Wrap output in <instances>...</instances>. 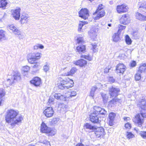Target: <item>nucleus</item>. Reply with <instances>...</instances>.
<instances>
[{
	"label": "nucleus",
	"instance_id": "nucleus-1",
	"mask_svg": "<svg viewBox=\"0 0 146 146\" xmlns=\"http://www.w3.org/2000/svg\"><path fill=\"white\" fill-rule=\"evenodd\" d=\"M5 117L6 122L13 127L16 125L20 124L23 119L22 116L19 114L18 111L13 109L7 111Z\"/></svg>",
	"mask_w": 146,
	"mask_h": 146
},
{
	"label": "nucleus",
	"instance_id": "nucleus-2",
	"mask_svg": "<svg viewBox=\"0 0 146 146\" xmlns=\"http://www.w3.org/2000/svg\"><path fill=\"white\" fill-rule=\"evenodd\" d=\"M74 82L73 80L69 78L63 80L58 85V88L61 89H69L73 87Z\"/></svg>",
	"mask_w": 146,
	"mask_h": 146
},
{
	"label": "nucleus",
	"instance_id": "nucleus-3",
	"mask_svg": "<svg viewBox=\"0 0 146 146\" xmlns=\"http://www.w3.org/2000/svg\"><path fill=\"white\" fill-rule=\"evenodd\" d=\"M146 118V113H141V112L140 114H138L135 116L136 122L137 123L138 126L141 127L142 126L143 123V118Z\"/></svg>",
	"mask_w": 146,
	"mask_h": 146
},
{
	"label": "nucleus",
	"instance_id": "nucleus-4",
	"mask_svg": "<svg viewBox=\"0 0 146 146\" xmlns=\"http://www.w3.org/2000/svg\"><path fill=\"white\" fill-rule=\"evenodd\" d=\"M126 70V66L122 63L119 64L116 67V72L120 75L123 74Z\"/></svg>",
	"mask_w": 146,
	"mask_h": 146
},
{
	"label": "nucleus",
	"instance_id": "nucleus-5",
	"mask_svg": "<svg viewBox=\"0 0 146 146\" xmlns=\"http://www.w3.org/2000/svg\"><path fill=\"white\" fill-rule=\"evenodd\" d=\"M120 91L119 88L114 87L112 86L109 89V93L111 97H115L118 95L119 92Z\"/></svg>",
	"mask_w": 146,
	"mask_h": 146
},
{
	"label": "nucleus",
	"instance_id": "nucleus-6",
	"mask_svg": "<svg viewBox=\"0 0 146 146\" xmlns=\"http://www.w3.org/2000/svg\"><path fill=\"white\" fill-rule=\"evenodd\" d=\"M130 19L129 15L127 14L122 15L120 20V23L123 25H127L130 22Z\"/></svg>",
	"mask_w": 146,
	"mask_h": 146
},
{
	"label": "nucleus",
	"instance_id": "nucleus-7",
	"mask_svg": "<svg viewBox=\"0 0 146 146\" xmlns=\"http://www.w3.org/2000/svg\"><path fill=\"white\" fill-rule=\"evenodd\" d=\"M43 113L47 117H50L53 116L54 111L52 107H49L44 110Z\"/></svg>",
	"mask_w": 146,
	"mask_h": 146
},
{
	"label": "nucleus",
	"instance_id": "nucleus-8",
	"mask_svg": "<svg viewBox=\"0 0 146 146\" xmlns=\"http://www.w3.org/2000/svg\"><path fill=\"white\" fill-rule=\"evenodd\" d=\"M80 17L84 19H87L89 16L88 10L86 9H82L79 12Z\"/></svg>",
	"mask_w": 146,
	"mask_h": 146
},
{
	"label": "nucleus",
	"instance_id": "nucleus-9",
	"mask_svg": "<svg viewBox=\"0 0 146 146\" xmlns=\"http://www.w3.org/2000/svg\"><path fill=\"white\" fill-rule=\"evenodd\" d=\"M105 14L104 10L102 11H95L93 14V17L95 20L99 19L100 18L103 17Z\"/></svg>",
	"mask_w": 146,
	"mask_h": 146
},
{
	"label": "nucleus",
	"instance_id": "nucleus-10",
	"mask_svg": "<svg viewBox=\"0 0 146 146\" xmlns=\"http://www.w3.org/2000/svg\"><path fill=\"white\" fill-rule=\"evenodd\" d=\"M94 130L95 135L97 137L99 138L105 134L104 129L102 127L96 128L95 130Z\"/></svg>",
	"mask_w": 146,
	"mask_h": 146
},
{
	"label": "nucleus",
	"instance_id": "nucleus-11",
	"mask_svg": "<svg viewBox=\"0 0 146 146\" xmlns=\"http://www.w3.org/2000/svg\"><path fill=\"white\" fill-rule=\"evenodd\" d=\"M12 79L14 82L20 81L21 79L20 73L18 71L14 72L13 74Z\"/></svg>",
	"mask_w": 146,
	"mask_h": 146
},
{
	"label": "nucleus",
	"instance_id": "nucleus-12",
	"mask_svg": "<svg viewBox=\"0 0 146 146\" xmlns=\"http://www.w3.org/2000/svg\"><path fill=\"white\" fill-rule=\"evenodd\" d=\"M21 9L19 8H17L16 9L12 11V15L13 17L15 20L19 19L20 16Z\"/></svg>",
	"mask_w": 146,
	"mask_h": 146
},
{
	"label": "nucleus",
	"instance_id": "nucleus-13",
	"mask_svg": "<svg viewBox=\"0 0 146 146\" xmlns=\"http://www.w3.org/2000/svg\"><path fill=\"white\" fill-rule=\"evenodd\" d=\"M73 64L81 67L85 66L87 64V62L83 59H80L77 61H73Z\"/></svg>",
	"mask_w": 146,
	"mask_h": 146
},
{
	"label": "nucleus",
	"instance_id": "nucleus-14",
	"mask_svg": "<svg viewBox=\"0 0 146 146\" xmlns=\"http://www.w3.org/2000/svg\"><path fill=\"white\" fill-rule=\"evenodd\" d=\"M116 9L118 13L125 12L128 11L127 7L125 5L123 4L117 6Z\"/></svg>",
	"mask_w": 146,
	"mask_h": 146
},
{
	"label": "nucleus",
	"instance_id": "nucleus-15",
	"mask_svg": "<svg viewBox=\"0 0 146 146\" xmlns=\"http://www.w3.org/2000/svg\"><path fill=\"white\" fill-rule=\"evenodd\" d=\"M30 82L31 84L36 87L39 86L42 83L40 78L38 77L34 78L30 81Z\"/></svg>",
	"mask_w": 146,
	"mask_h": 146
},
{
	"label": "nucleus",
	"instance_id": "nucleus-16",
	"mask_svg": "<svg viewBox=\"0 0 146 146\" xmlns=\"http://www.w3.org/2000/svg\"><path fill=\"white\" fill-rule=\"evenodd\" d=\"M50 131V128L48 127L45 123L42 122L41 126V132L43 133H48Z\"/></svg>",
	"mask_w": 146,
	"mask_h": 146
},
{
	"label": "nucleus",
	"instance_id": "nucleus-17",
	"mask_svg": "<svg viewBox=\"0 0 146 146\" xmlns=\"http://www.w3.org/2000/svg\"><path fill=\"white\" fill-rule=\"evenodd\" d=\"M99 117L98 114L94 113H93L91 114L90 116V120L93 123H97L99 121Z\"/></svg>",
	"mask_w": 146,
	"mask_h": 146
},
{
	"label": "nucleus",
	"instance_id": "nucleus-18",
	"mask_svg": "<svg viewBox=\"0 0 146 146\" xmlns=\"http://www.w3.org/2000/svg\"><path fill=\"white\" fill-rule=\"evenodd\" d=\"M138 7L140 12L146 13V2H139Z\"/></svg>",
	"mask_w": 146,
	"mask_h": 146
},
{
	"label": "nucleus",
	"instance_id": "nucleus-19",
	"mask_svg": "<svg viewBox=\"0 0 146 146\" xmlns=\"http://www.w3.org/2000/svg\"><path fill=\"white\" fill-rule=\"evenodd\" d=\"M135 17L137 19L140 21H146V16L139 12L136 13Z\"/></svg>",
	"mask_w": 146,
	"mask_h": 146
},
{
	"label": "nucleus",
	"instance_id": "nucleus-20",
	"mask_svg": "<svg viewBox=\"0 0 146 146\" xmlns=\"http://www.w3.org/2000/svg\"><path fill=\"white\" fill-rule=\"evenodd\" d=\"M98 29L96 28L91 29L89 32V34L90 36L91 37L94 38L97 36V33L98 31Z\"/></svg>",
	"mask_w": 146,
	"mask_h": 146
},
{
	"label": "nucleus",
	"instance_id": "nucleus-21",
	"mask_svg": "<svg viewBox=\"0 0 146 146\" xmlns=\"http://www.w3.org/2000/svg\"><path fill=\"white\" fill-rule=\"evenodd\" d=\"M115 115V114L114 113H111L109 114V122L110 125H113V122Z\"/></svg>",
	"mask_w": 146,
	"mask_h": 146
},
{
	"label": "nucleus",
	"instance_id": "nucleus-22",
	"mask_svg": "<svg viewBox=\"0 0 146 146\" xmlns=\"http://www.w3.org/2000/svg\"><path fill=\"white\" fill-rule=\"evenodd\" d=\"M77 70V69L76 68L73 67L72 68L70 71L63 74V75L64 76H72L76 72Z\"/></svg>",
	"mask_w": 146,
	"mask_h": 146
},
{
	"label": "nucleus",
	"instance_id": "nucleus-23",
	"mask_svg": "<svg viewBox=\"0 0 146 146\" xmlns=\"http://www.w3.org/2000/svg\"><path fill=\"white\" fill-rule=\"evenodd\" d=\"M76 94L77 93L76 91L74 90H72L71 91L70 93L68 92L66 94L64 97L65 98H66V100L67 98H72V97L75 96L76 95Z\"/></svg>",
	"mask_w": 146,
	"mask_h": 146
},
{
	"label": "nucleus",
	"instance_id": "nucleus-24",
	"mask_svg": "<svg viewBox=\"0 0 146 146\" xmlns=\"http://www.w3.org/2000/svg\"><path fill=\"white\" fill-rule=\"evenodd\" d=\"M8 3L6 0H0V8L3 9H5Z\"/></svg>",
	"mask_w": 146,
	"mask_h": 146
},
{
	"label": "nucleus",
	"instance_id": "nucleus-25",
	"mask_svg": "<svg viewBox=\"0 0 146 146\" xmlns=\"http://www.w3.org/2000/svg\"><path fill=\"white\" fill-rule=\"evenodd\" d=\"M139 107L143 110H146V100L143 99L139 103Z\"/></svg>",
	"mask_w": 146,
	"mask_h": 146
},
{
	"label": "nucleus",
	"instance_id": "nucleus-26",
	"mask_svg": "<svg viewBox=\"0 0 146 146\" xmlns=\"http://www.w3.org/2000/svg\"><path fill=\"white\" fill-rule=\"evenodd\" d=\"M76 50L79 53L83 52L86 50L85 46L84 45H79L77 47Z\"/></svg>",
	"mask_w": 146,
	"mask_h": 146
},
{
	"label": "nucleus",
	"instance_id": "nucleus-27",
	"mask_svg": "<svg viewBox=\"0 0 146 146\" xmlns=\"http://www.w3.org/2000/svg\"><path fill=\"white\" fill-rule=\"evenodd\" d=\"M54 97L55 98L57 99H60L62 100H66V98H65V95H61V94H55L54 95Z\"/></svg>",
	"mask_w": 146,
	"mask_h": 146
},
{
	"label": "nucleus",
	"instance_id": "nucleus-28",
	"mask_svg": "<svg viewBox=\"0 0 146 146\" xmlns=\"http://www.w3.org/2000/svg\"><path fill=\"white\" fill-rule=\"evenodd\" d=\"M5 34V31L2 30H0V42L6 39Z\"/></svg>",
	"mask_w": 146,
	"mask_h": 146
},
{
	"label": "nucleus",
	"instance_id": "nucleus-29",
	"mask_svg": "<svg viewBox=\"0 0 146 146\" xmlns=\"http://www.w3.org/2000/svg\"><path fill=\"white\" fill-rule=\"evenodd\" d=\"M120 33L117 32V33H115L113 35L112 38L113 41L117 42L119 41L120 38L119 37V35Z\"/></svg>",
	"mask_w": 146,
	"mask_h": 146
},
{
	"label": "nucleus",
	"instance_id": "nucleus-30",
	"mask_svg": "<svg viewBox=\"0 0 146 146\" xmlns=\"http://www.w3.org/2000/svg\"><path fill=\"white\" fill-rule=\"evenodd\" d=\"M84 126L86 129H89L93 131L95 130L96 129L95 126L92 125L89 123H86L84 125Z\"/></svg>",
	"mask_w": 146,
	"mask_h": 146
},
{
	"label": "nucleus",
	"instance_id": "nucleus-31",
	"mask_svg": "<svg viewBox=\"0 0 146 146\" xmlns=\"http://www.w3.org/2000/svg\"><path fill=\"white\" fill-rule=\"evenodd\" d=\"M146 70V64L144 63L142 64V65H141L139 68L138 71H140V72L141 73H144Z\"/></svg>",
	"mask_w": 146,
	"mask_h": 146
},
{
	"label": "nucleus",
	"instance_id": "nucleus-32",
	"mask_svg": "<svg viewBox=\"0 0 146 146\" xmlns=\"http://www.w3.org/2000/svg\"><path fill=\"white\" fill-rule=\"evenodd\" d=\"M5 95V92L4 90L1 89L0 90V106L1 105L2 100V98Z\"/></svg>",
	"mask_w": 146,
	"mask_h": 146
},
{
	"label": "nucleus",
	"instance_id": "nucleus-33",
	"mask_svg": "<svg viewBox=\"0 0 146 146\" xmlns=\"http://www.w3.org/2000/svg\"><path fill=\"white\" fill-rule=\"evenodd\" d=\"M125 136L127 138L129 139L133 138L135 137V135L131 132L127 131L125 134Z\"/></svg>",
	"mask_w": 146,
	"mask_h": 146
},
{
	"label": "nucleus",
	"instance_id": "nucleus-34",
	"mask_svg": "<svg viewBox=\"0 0 146 146\" xmlns=\"http://www.w3.org/2000/svg\"><path fill=\"white\" fill-rule=\"evenodd\" d=\"M107 112L104 109H101L100 112L98 114L99 117H104L106 115Z\"/></svg>",
	"mask_w": 146,
	"mask_h": 146
},
{
	"label": "nucleus",
	"instance_id": "nucleus-35",
	"mask_svg": "<svg viewBox=\"0 0 146 146\" xmlns=\"http://www.w3.org/2000/svg\"><path fill=\"white\" fill-rule=\"evenodd\" d=\"M88 23V22L86 21H80L79 25L78 28V31L81 32L82 27L84 25Z\"/></svg>",
	"mask_w": 146,
	"mask_h": 146
},
{
	"label": "nucleus",
	"instance_id": "nucleus-36",
	"mask_svg": "<svg viewBox=\"0 0 146 146\" xmlns=\"http://www.w3.org/2000/svg\"><path fill=\"white\" fill-rule=\"evenodd\" d=\"M28 18L27 16L26 15H22L21 17V23H24L27 22Z\"/></svg>",
	"mask_w": 146,
	"mask_h": 146
},
{
	"label": "nucleus",
	"instance_id": "nucleus-37",
	"mask_svg": "<svg viewBox=\"0 0 146 146\" xmlns=\"http://www.w3.org/2000/svg\"><path fill=\"white\" fill-rule=\"evenodd\" d=\"M101 96L104 103H106L108 100V97L107 95L104 93H102Z\"/></svg>",
	"mask_w": 146,
	"mask_h": 146
},
{
	"label": "nucleus",
	"instance_id": "nucleus-38",
	"mask_svg": "<svg viewBox=\"0 0 146 146\" xmlns=\"http://www.w3.org/2000/svg\"><path fill=\"white\" fill-rule=\"evenodd\" d=\"M101 108L100 107L98 106H95L94 107V111L93 113H94L97 114H98L99 112H100V111L101 110Z\"/></svg>",
	"mask_w": 146,
	"mask_h": 146
},
{
	"label": "nucleus",
	"instance_id": "nucleus-39",
	"mask_svg": "<svg viewBox=\"0 0 146 146\" xmlns=\"http://www.w3.org/2000/svg\"><path fill=\"white\" fill-rule=\"evenodd\" d=\"M125 41L126 44L128 45H130L131 43V39L128 35L125 36Z\"/></svg>",
	"mask_w": 146,
	"mask_h": 146
},
{
	"label": "nucleus",
	"instance_id": "nucleus-40",
	"mask_svg": "<svg viewBox=\"0 0 146 146\" xmlns=\"http://www.w3.org/2000/svg\"><path fill=\"white\" fill-rule=\"evenodd\" d=\"M81 57L83 58L86 60H89V61H91L93 59L92 57L89 55H82L81 56Z\"/></svg>",
	"mask_w": 146,
	"mask_h": 146
},
{
	"label": "nucleus",
	"instance_id": "nucleus-41",
	"mask_svg": "<svg viewBox=\"0 0 146 146\" xmlns=\"http://www.w3.org/2000/svg\"><path fill=\"white\" fill-rule=\"evenodd\" d=\"M118 32L120 33V32L122 31L125 29L126 26L121 25H119L118 26Z\"/></svg>",
	"mask_w": 146,
	"mask_h": 146
},
{
	"label": "nucleus",
	"instance_id": "nucleus-42",
	"mask_svg": "<svg viewBox=\"0 0 146 146\" xmlns=\"http://www.w3.org/2000/svg\"><path fill=\"white\" fill-rule=\"evenodd\" d=\"M141 73L140 71H137L136 74L135 75V77L136 80H139L141 78Z\"/></svg>",
	"mask_w": 146,
	"mask_h": 146
},
{
	"label": "nucleus",
	"instance_id": "nucleus-43",
	"mask_svg": "<svg viewBox=\"0 0 146 146\" xmlns=\"http://www.w3.org/2000/svg\"><path fill=\"white\" fill-rule=\"evenodd\" d=\"M30 70V67L28 66H25L23 67L22 70L23 72V74L27 73Z\"/></svg>",
	"mask_w": 146,
	"mask_h": 146
},
{
	"label": "nucleus",
	"instance_id": "nucleus-44",
	"mask_svg": "<svg viewBox=\"0 0 146 146\" xmlns=\"http://www.w3.org/2000/svg\"><path fill=\"white\" fill-rule=\"evenodd\" d=\"M49 68L50 66L47 63H46V64L43 67V70L44 72H46L49 70Z\"/></svg>",
	"mask_w": 146,
	"mask_h": 146
},
{
	"label": "nucleus",
	"instance_id": "nucleus-45",
	"mask_svg": "<svg viewBox=\"0 0 146 146\" xmlns=\"http://www.w3.org/2000/svg\"><path fill=\"white\" fill-rule=\"evenodd\" d=\"M92 46V49L94 52H96L97 51V45L95 43H93L91 44Z\"/></svg>",
	"mask_w": 146,
	"mask_h": 146
},
{
	"label": "nucleus",
	"instance_id": "nucleus-46",
	"mask_svg": "<svg viewBox=\"0 0 146 146\" xmlns=\"http://www.w3.org/2000/svg\"><path fill=\"white\" fill-rule=\"evenodd\" d=\"M7 28L9 29L12 31L13 32L14 31V29H16L17 28L15 27L14 25H8L7 27Z\"/></svg>",
	"mask_w": 146,
	"mask_h": 146
},
{
	"label": "nucleus",
	"instance_id": "nucleus-47",
	"mask_svg": "<svg viewBox=\"0 0 146 146\" xmlns=\"http://www.w3.org/2000/svg\"><path fill=\"white\" fill-rule=\"evenodd\" d=\"M77 43L78 44H82L84 42L83 39L82 37H78L77 38Z\"/></svg>",
	"mask_w": 146,
	"mask_h": 146
},
{
	"label": "nucleus",
	"instance_id": "nucleus-48",
	"mask_svg": "<svg viewBox=\"0 0 146 146\" xmlns=\"http://www.w3.org/2000/svg\"><path fill=\"white\" fill-rule=\"evenodd\" d=\"M56 133V130L55 129H53L50 128V131L48 133L49 135L53 136Z\"/></svg>",
	"mask_w": 146,
	"mask_h": 146
},
{
	"label": "nucleus",
	"instance_id": "nucleus-49",
	"mask_svg": "<svg viewBox=\"0 0 146 146\" xmlns=\"http://www.w3.org/2000/svg\"><path fill=\"white\" fill-rule=\"evenodd\" d=\"M139 134L143 139H146V131H141Z\"/></svg>",
	"mask_w": 146,
	"mask_h": 146
},
{
	"label": "nucleus",
	"instance_id": "nucleus-50",
	"mask_svg": "<svg viewBox=\"0 0 146 146\" xmlns=\"http://www.w3.org/2000/svg\"><path fill=\"white\" fill-rule=\"evenodd\" d=\"M28 60L29 62L31 64H33L35 63V62L36 60L33 58H32L28 56Z\"/></svg>",
	"mask_w": 146,
	"mask_h": 146
},
{
	"label": "nucleus",
	"instance_id": "nucleus-51",
	"mask_svg": "<svg viewBox=\"0 0 146 146\" xmlns=\"http://www.w3.org/2000/svg\"><path fill=\"white\" fill-rule=\"evenodd\" d=\"M104 6L102 4H99L96 11H102V10H104L103 8Z\"/></svg>",
	"mask_w": 146,
	"mask_h": 146
},
{
	"label": "nucleus",
	"instance_id": "nucleus-52",
	"mask_svg": "<svg viewBox=\"0 0 146 146\" xmlns=\"http://www.w3.org/2000/svg\"><path fill=\"white\" fill-rule=\"evenodd\" d=\"M13 32L14 33L15 35H20L21 34V32L17 28L14 29V31Z\"/></svg>",
	"mask_w": 146,
	"mask_h": 146
},
{
	"label": "nucleus",
	"instance_id": "nucleus-53",
	"mask_svg": "<svg viewBox=\"0 0 146 146\" xmlns=\"http://www.w3.org/2000/svg\"><path fill=\"white\" fill-rule=\"evenodd\" d=\"M59 120V119L58 118H54L52 121L51 123L52 124H56L57 123Z\"/></svg>",
	"mask_w": 146,
	"mask_h": 146
},
{
	"label": "nucleus",
	"instance_id": "nucleus-54",
	"mask_svg": "<svg viewBox=\"0 0 146 146\" xmlns=\"http://www.w3.org/2000/svg\"><path fill=\"white\" fill-rule=\"evenodd\" d=\"M125 127L127 129H130L131 128V125L129 123H127L125 124Z\"/></svg>",
	"mask_w": 146,
	"mask_h": 146
},
{
	"label": "nucleus",
	"instance_id": "nucleus-55",
	"mask_svg": "<svg viewBox=\"0 0 146 146\" xmlns=\"http://www.w3.org/2000/svg\"><path fill=\"white\" fill-rule=\"evenodd\" d=\"M28 56L36 60H37L35 56V53H31Z\"/></svg>",
	"mask_w": 146,
	"mask_h": 146
},
{
	"label": "nucleus",
	"instance_id": "nucleus-56",
	"mask_svg": "<svg viewBox=\"0 0 146 146\" xmlns=\"http://www.w3.org/2000/svg\"><path fill=\"white\" fill-rule=\"evenodd\" d=\"M39 70V68H33L32 71L31 72V73L33 74H34Z\"/></svg>",
	"mask_w": 146,
	"mask_h": 146
},
{
	"label": "nucleus",
	"instance_id": "nucleus-57",
	"mask_svg": "<svg viewBox=\"0 0 146 146\" xmlns=\"http://www.w3.org/2000/svg\"><path fill=\"white\" fill-rule=\"evenodd\" d=\"M40 53H35V56L37 60L40 59Z\"/></svg>",
	"mask_w": 146,
	"mask_h": 146
},
{
	"label": "nucleus",
	"instance_id": "nucleus-58",
	"mask_svg": "<svg viewBox=\"0 0 146 146\" xmlns=\"http://www.w3.org/2000/svg\"><path fill=\"white\" fill-rule=\"evenodd\" d=\"M59 107L61 108H67V106L64 104H60L59 105Z\"/></svg>",
	"mask_w": 146,
	"mask_h": 146
},
{
	"label": "nucleus",
	"instance_id": "nucleus-59",
	"mask_svg": "<svg viewBox=\"0 0 146 146\" xmlns=\"http://www.w3.org/2000/svg\"><path fill=\"white\" fill-rule=\"evenodd\" d=\"M108 79L109 82H111L113 83L115 81L114 79L112 77H109Z\"/></svg>",
	"mask_w": 146,
	"mask_h": 146
},
{
	"label": "nucleus",
	"instance_id": "nucleus-60",
	"mask_svg": "<svg viewBox=\"0 0 146 146\" xmlns=\"http://www.w3.org/2000/svg\"><path fill=\"white\" fill-rule=\"evenodd\" d=\"M116 102V99H113L112 100L109 102V104H114Z\"/></svg>",
	"mask_w": 146,
	"mask_h": 146
},
{
	"label": "nucleus",
	"instance_id": "nucleus-61",
	"mask_svg": "<svg viewBox=\"0 0 146 146\" xmlns=\"http://www.w3.org/2000/svg\"><path fill=\"white\" fill-rule=\"evenodd\" d=\"M136 63L135 61H133L131 64V67H133L136 66Z\"/></svg>",
	"mask_w": 146,
	"mask_h": 146
},
{
	"label": "nucleus",
	"instance_id": "nucleus-62",
	"mask_svg": "<svg viewBox=\"0 0 146 146\" xmlns=\"http://www.w3.org/2000/svg\"><path fill=\"white\" fill-rule=\"evenodd\" d=\"M39 64L38 63H35V64L33 66V68H38Z\"/></svg>",
	"mask_w": 146,
	"mask_h": 146
},
{
	"label": "nucleus",
	"instance_id": "nucleus-63",
	"mask_svg": "<svg viewBox=\"0 0 146 146\" xmlns=\"http://www.w3.org/2000/svg\"><path fill=\"white\" fill-rule=\"evenodd\" d=\"M41 143H42L44 144H47V145L48 144H50V142L49 141H47L46 140L44 141H42V142H41Z\"/></svg>",
	"mask_w": 146,
	"mask_h": 146
},
{
	"label": "nucleus",
	"instance_id": "nucleus-64",
	"mask_svg": "<svg viewBox=\"0 0 146 146\" xmlns=\"http://www.w3.org/2000/svg\"><path fill=\"white\" fill-rule=\"evenodd\" d=\"M54 100L52 97H50L48 100V102L49 103H51L54 101Z\"/></svg>",
	"mask_w": 146,
	"mask_h": 146
}]
</instances>
